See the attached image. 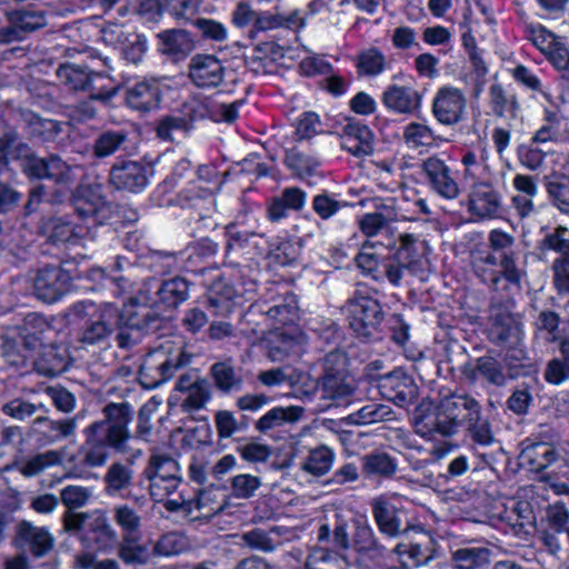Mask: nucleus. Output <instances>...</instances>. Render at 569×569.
Returning a JSON list of instances; mask_svg holds the SVG:
<instances>
[{
    "mask_svg": "<svg viewBox=\"0 0 569 569\" xmlns=\"http://www.w3.org/2000/svg\"><path fill=\"white\" fill-rule=\"evenodd\" d=\"M103 419L89 425L84 429L86 440L81 447L82 462L90 468L106 465L110 449L118 453H127L132 435L129 425L132 410L127 402H109L102 409Z\"/></svg>",
    "mask_w": 569,
    "mask_h": 569,
    "instance_id": "f257e3e1",
    "label": "nucleus"
},
{
    "mask_svg": "<svg viewBox=\"0 0 569 569\" xmlns=\"http://www.w3.org/2000/svg\"><path fill=\"white\" fill-rule=\"evenodd\" d=\"M71 310L81 321L79 341L86 346L106 343L119 326L118 307L111 302L79 301Z\"/></svg>",
    "mask_w": 569,
    "mask_h": 569,
    "instance_id": "f03ea898",
    "label": "nucleus"
},
{
    "mask_svg": "<svg viewBox=\"0 0 569 569\" xmlns=\"http://www.w3.org/2000/svg\"><path fill=\"white\" fill-rule=\"evenodd\" d=\"M325 373L319 388L322 409L349 403L355 396L357 382L347 369V357L331 351L325 357Z\"/></svg>",
    "mask_w": 569,
    "mask_h": 569,
    "instance_id": "7ed1b4c3",
    "label": "nucleus"
},
{
    "mask_svg": "<svg viewBox=\"0 0 569 569\" xmlns=\"http://www.w3.org/2000/svg\"><path fill=\"white\" fill-rule=\"evenodd\" d=\"M49 323L38 313H29L19 326L7 328L2 335V353L11 365H22L29 352L42 345Z\"/></svg>",
    "mask_w": 569,
    "mask_h": 569,
    "instance_id": "20e7f679",
    "label": "nucleus"
},
{
    "mask_svg": "<svg viewBox=\"0 0 569 569\" xmlns=\"http://www.w3.org/2000/svg\"><path fill=\"white\" fill-rule=\"evenodd\" d=\"M190 357L182 347L163 343L144 356L139 366V380L143 388L153 389L171 379L176 371L188 365Z\"/></svg>",
    "mask_w": 569,
    "mask_h": 569,
    "instance_id": "39448f33",
    "label": "nucleus"
},
{
    "mask_svg": "<svg viewBox=\"0 0 569 569\" xmlns=\"http://www.w3.org/2000/svg\"><path fill=\"white\" fill-rule=\"evenodd\" d=\"M62 86L70 91H86L90 100L108 103L117 93L111 79L100 72H94L88 67L76 63L60 64L56 71Z\"/></svg>",
    "mask_w": 569,
    "mask_h": 569,
    "instance_id": "423d86ee",
    "label": "nucleus"
},
{
    "mask_svg": "<svg viewBox=\"0 0 569 569\" xmlns=\"http://www.w3.org/2000/svg\"><path fill=\"white\" fill-rule=\"evenodd\" d=\"M143 476L149 481V493L154 501H161L174 492L182 480L178 461L158 451L149 457Z\"/></svg>",
    "mask_w": 569,
    "mask_h": 569,
    "instance_id": "0eeeda50",
    "label": "nucleus"
},
{
    "mask_svg": "<svg viewBox=\"0 0 569 569\" xmlns=\"http://www.w3.org/2000/svg\"><path fill=\"white\" fill-rule=\"evenodd\" d=\"M350 328L361 338H375L380 332L385 313L380 302L368 296H355L346 303Z\"/></svg>",
    "mask_w": 569,
    "mask_h": 569,
    "instance_id": "6e6552de",
    "label": "nucleus"
},
{
    "mask_svg": "<svg viewBox=\"0 0 569 569\" xmlns=\"http://www.w3.org/2000/svg\"><path fill=\"white\" fill-rule=\"evenodd\" d=\"M489 339L511 352V359L517 361L526 359V351L522 349V323L517 316L501 309L495 310L491 315Z\"/></svg>",
    "mask_w": 569,
    "mask_h": 569,
    "instance_id": "1a4fd4ad",
    "label": "nucleus"
},
{
    "mask_svg": "<svg viewBox=\"0 0 569 569\" xmlns=\"http://www.w3.org/2000/svg\"><path fill=\"white\" fill-rule=\"evenodd\" d=\"M139 456H141V450L123 461L118 460L110 463L102 478L103 492L107 497L128 499L139 506L144 503V496L131 492L134 480V458Z\"/></svg>",
    "mask_w": 569,
    "mask_h": 569,
    "instance_id": "9d476101",
    "label": "nucleus"
},
{
    "mask_svg": "<svg viewBox=\"0 0 569 569\" xmlns=\"http://www.w3.org/2000/svg\"><path fill=\"white\" fill-rule=\"evenodd\" d=\"M42 232L52 244H63L68 249L82 248L92 251L93 237L90 229L76 226L63 218L53 217L43 221Z\"/></svg>",
    "mask_w": 569,
    "mask_h": 569,
    "instance_id": "9b49d317",
    "label": "nucleus"
},
{
    "mask_svg": "<svg viewBox=\"0 0 569 569\" xmlns=\"http://www.w3.org/2000/svg\"><path fill=\"white\" fill-rule=\"evenodd\" d=\"M71 276L61 266L47 264L37 270L32 279L34 296L48 303L62 298L70 289Z\"/></svg>",
    "mask_w": 569,
    "mask_h": 569,
    "instance_id": "f8f14e48",
    "label": "nucleus"
},
{
    "mask_svg": "<svg viewBox=\"0 0 569 569\" xmlns=\"http://www.w3.org/2000/svg\"><path fill=\"white\" fill-rule=\"evenodd\" d=\"M390 552L402 568L419 569L436 558V541L429 532L421 530L416 539L397 543Z\"/></svg>",
    "mask_w": 569,
    "mask_h": 569,
    "instance_id": "ddd939ff",
    "label": "nucleus"
},
{
    "mask_svg": "<svg viewBox=\"0 0 569 569\" xmlns=\"http://www.w3.org/2000/svg\"><path fill=\"white\" fill-rule=\"evenodd\" d=\"M151 169L134 160L119 161L112 164L109 171L108 181L118 191L139 193L149 183Z\"/></svg>",
    "mask_w": 569,
    "mask_h": 569,
    "instance_id": "4468645a",
    "label": "nucleus"
},
{
    "mask_svg": "<svg viewBox=\"0 0 569 569\" xmlns=\"http://www.w3.org/2000/svg\"><path fill=\"white\" fill-rule=\"evenodd\" d=\"M438 408L441 411V417L446 423L451 427L452 435L463 423H469L470 420H477L481 415L480 403L469 395H450L445 397Z\"/></svg>",
    "mask_w": 569,
    "mask_h": 569,
    "instance_id": "2eb2a0df",
    "label": "nucleus"
},
{
    "mask_svg": "<svg viewBox=\"0 0 569 569\" xmlns=\"http://www.w3.org/2000/svg\"><path fill=\"white\" fill-rule=\"evenodd\" d=\"M73 208L80 218H93L98 223H102L111 213V204L102 194V187L96 183L77 189Z\"/></svg>",
    "mask_w": 569,
    "mask_h": 569,
    "instance_id": "dca6fc26",
    "label": "nucleus"
},
{
    "mask_svg": "<svg viewBox=\"0 0 569 569\" xmlns=\"http://www.w3.org/2000/svg\"><path fill=\"white\" fill-rule=\"evenodd\" d=\"M489 250L500 252V272L507 283L519 288L523 271L516 263V254L511 250L515 238L499 229H493L488 236Z\"/></svg>",
    "mask_w": 569,
    "mask_h": 569,
    "instance_id": "f3484780",
    "label": "nucleus"
},
{
    "mask_svg": "<svg viewBox=\"0 0 569 569\" xmlns=\"http://www.w3.org/2000/svg\"><path fill=\"white\" fill-rule=\"evenodd\" d=\"M502 196L490 182H475L469 192V211L481 220L498 218L502 212Z\"/></svg>",
    "mask_w": 569,
    "mask_h": 569,
    "instance_id": "a211bd4d",
    "label": "nucleus"
},
{
    "mask_svg": "<svg viewBox=\"0 0 569 569\" xmlns=\"http://www.w3.org/2000/svg\"><path fill=\"white\" fill-rule=\"evenodd\" d=\"M470 264L476 277L493 290H508L510 287H515V284L506 282L500 272L498 257L488 248L479 247L471 250Z\"/></svg>",
    "mask_w": 569,
    "mask_h": 569,
    "instance_id": "6ab92c4d",
    "label": "nucleus"
},
{
    "mask_svg": "<svg viewBox=\"0 0 569 569\" xmlns=\"http://www.w3.org/2000/svg\"><path fill=\"white\" fill-rule=\"evenodd\" d=\"M191 82L198 88H216L224 78V67L213 54H194L188 66Z\"/></svg>",
    "mask_w": 569,
    "mask_h": 569,
    "instance_id": "aec40b11",
    "label": "nucleus"
},
{
    "mask_svg": "<svg viewBox=\"0 0 569 569\" xmlns=\"http://www.w3.org/2000/svg\"><path fill=\"white\" fill-rule=\"evenodd\" d=\"M378 388L383 398L399 407L412 402L417 396L413 379L400 369L380 377Z\"/></svg>",
    "mask_w": 569,
    "mask_h": 569,
    "instance_id": "412c9836",
    "label": "nucleus"
},
{
    "mask_svg": "<svg viewBox=\"0 0 569 569\" xmlns=\"http://www.w3.org/2000/svg\"><path fill=\"white\" fill-rule=\"evenodd\" d=\"M204 117V110L200 102L190 101L182 107V116H169L163 118L158 127V137L163 140L173 141L186 134L193 128L196 120Z\"/></svg>",
    "mask_w": 569,
    "mask_h": 569,
    "instance_id": "4be33fe9",
    "label": "nucleus"
},
{
    "mask_svg": "<svg viewBox=\"0 0 569 569\" xmlns=\"http://www.w3.org/2000/svg\"><path fill=\"white\" fill-rule=\"evenodd\" d=\"M466 110V98L463 93L452 87L441 88L435 96L432 113L442 124H455L459 122Z\"/></svg>",
    "mask_w": 569,
    "mask_h": 569,
    "instance_id": "5701e85b",
    "label": "nucleus"
},
{
    "mask_svg": "<svg viewBox=\"0 0 569 569\" xmlns=\"http://www.w3.org/2000/svg\"><path fill=\"white\" fill-rule=\"evenodd\" d=\"M422 171L437 193L447 199H456L459 196V187L451 178L450 169L443 160L437 157L427 158L422 162Z\"/></svg>",
    "mask_w": 569,
    "mask_h": 569,
    "instance_id": "b1692460",
    "label": "nucleus"
},
{
    "mask_svg": "<svg viewBox=\"0 0 569 569\" xmlns=\"http://www.w3.org/2000/svg\"><path fill=\"white\" fill-rule=\"evenodd\" d=\"M461 372L471 383L482 378L491 386L503 387L508 381L501 362L491 356H482L475 362L466 363Z\"/></svg>",
    "mask_w": 569,
    "mask_h": 569,
    "instance_id": "393cba45",
    "label": "nucleus"
},
{
    "mask_svg": "<svg viewBox=\"0 0 569 569\" xmlns=\"http://www.w3.org/2000/svg\"><path fill=\"white\" fill-rule=\"evenodd\" d=\"M7 16L9 26L0 30L6 42L21 40L27 33L46 26V17L41 11H11Z\"/></svg>",
    "mask_w": 569,
    "mask_h": 569,
    "instance_id": "a878e982",
    "label": "nucleus"
},
{
    "mask_svg": "<svg viewBox=\"0 0 569 569\" xmlns=\"http://www.w3.org/2000/svg\"><path fill=\"white\" fill-rule=\"evenodd\" d=\"M118 315L119 325H128L142 330L156 319L151 311V298L143 291L130 297L122 309H118Z\"/></svg>",
    "mask_w": 569,
    "mask_h": 569,
    "instance_id": "bb28decb",
    "label": "nucleus"
},
{
    "mask_svg": "<svg viewBox=\"0 0 569 569\" xmlns=\"http://www.w3.org/2000/svg\"><path fill=\"white\" fill-rule=\"evenodd\" d=\"M371 509L375 522L381 533L397 538L403 532L399 509L386 496L372 499Z\"/></svg>",
    "mask_w": 569,
    "mask_h": 569,
    "instance_id": "cd10ccee",
    "label": "nucleus"
},
{
    "mask_svg": "<svg viewBox=\"0 0 569 569\" xmlns=\"http://www.w3.org/2000/svg\"><path fill=\"white\" fill-rule=\"evenodd\" d=\"M77 428L76 419L51 420L48 417L36 418L31 426L30 436H40L39 440L44 443H54L61 439L74 435Z\"/></svg>",
    "mask_w": 569,
    "mask_h": 569,
    "instance_id": "c85d7f7f",
    "label": "nucleus"
},
{
    "mask_svg": "<svg viewBox=\"0 0 569 569\" xmlns=\"http://www.w3.org/2000/svg\"><path fill=\"white\" fill-rule=\"evenodd\" d=\"M382 103L387 109L399 114L416 112L421 104V96L411 87L389 86L382 93Z\"/></svg>",
    "mask_w": 569,
    "mask_h": 569,
    "instance_id": "c756f323",
    "label": "nucleus"
},
{
    "mask_svg": "<svg viewBox=\"0 0 569 569\" xmlns=\"http://www.w3.org/2000/svg\"><path fill=\"white\" fill-rule=\"evenodd\" d=\"M17 537L21 547L27 548L34 557H43L54 545L52 535L42 527H36L29 521L18 525Z\"/></svg>",
    "mask_w": 569,
    "mask_h": 569,
    "instance_id": "7c9ffc66",
    "label": "nucleus"
},
{
    "mask_svg": "<svg viewBox=\"0 0 569 569\" xmlns=\"http://www.w3.org/2000/svg\"><path fill=\"white\" fill-rule=\"evenodd\" d=\"M161 91L154 80L139 81L126 91V101L129 108L139 112H149L160 103Z\"/></svg>",
    "mask_w": 569,
    "mask_h": 569,
    "instance_id": "2f4dec72",
    "label": "nucleus"
},
{
    "mask_svg": "<svg viewBox=\"0 0 569 569\" xmlns=\"http://www.w3.org/2000/svg\"><path fill=\"white\" fill-rule=\"evenodd\" d=\"M491 550L487 547L467 543L450 549L452 569H486L491 561Z\"/></svg>",
    "mask_w": 569,
    "mask_h": 569,
    "instance_id": "473e14b6",
    "label": "nucleus"
},
{
    "mask_svg": "<svg viewBox=\"0 0 569 569\" xmlns=\"http://www.w3.org/2000/svg\"><path fill=\"white\" fill-rule=\"evenodd\" d=\"M159 51L170 58L181 59L191 53L196 43L184 29H169L157 34Z\"/></svg>",
    "mask_w": 569,
    "mask_h": 569,
    "instance_id": "72a5a7b5",
    "label": "nucleus"
},
{
    "mask_svg": "<svg viewBox=\"0 0 569 569\" xmlns=\"http://www.w3.org/2000/svg\"><path fill=\"white\" fill-rule=\"evenodd\" d=\"M341 148L356 157L369 156L373 152V134L361 123H348L341 137Z\"/></svg>",
    "mask_w": 569,
    "mask_h": 569,
    "instance_id": "f704fd0d",
    "label": "nucleus"
},
{
    "mask_svg": "<svg viewBox=\"0 0 569 569\" xmlns=\"http://www.w3.org/2000/svg\"><path fill=\"white\" fill-rule=\"evenodd\" d=\"M112 520L120 529L121 539L128 542H138L141 537L142 517L128 503L114 505L111 509Z\"/></svg>",
    "mask_w": 569,
    "mask_h": 569,
    "instance_id": "c9c22d12",
    "label": "nucleus"
},
{
    "mask_svg": "<svg viewBox=\"0 0 569 569\" xmlns=\"http://www.w3.org/2000/svg\"><path fill=\"white\" fill-rule=\"evenodd\" d=\"M307 194L300 188H286L280 196L272 198L268 206V218L278 222L287 217L288 210L300 211L306 203Z\"/></svg>",
    "mask_w": 569,
    "mask_h": 569,
    "instance_id": "e433bc0d",
    "label": "nucleus"
},
{
    "mask_svg": "<svg viewBox=\"0 0 569 569\" xmlns=\"http://www.w3.org/2000/svg\"><path fill=\"white\" fill-rule=\"evenodd\" d=\"M376 212L387 224L397 221L416 220V209L409 208L407 197H387L375 200Z\"/></svg>",
    "mask_w": 569,
    "mask_h": 569,
    "instance_id": "4c0bfd02",
    "label": "nucleus"
},
{
    "mask_svg": "<svg viewBox=\"0 0 569 569\" xmlns=\"http://www.w3.org/2000/svg\"><path fill=\"white\" fill-rule=\"evenodd\" d=\"M420 268L419 257H411L406 250H397L385 263V274L388 281L395 286H401L407 274H416Z\"/></svg>",
    "mask_w": 569,
    "mask_h": 569,
    "instance_id": "58836bf2",
    "label": "nucleus"
},
{
    "mask_svg": "<svg viewBox=\"0 0 569 569\" xmlns=\"http://www.w3.org/2000/svg\"><path fill=\"white\" fill-rule=\"evenodd\" d=\"M87 531L97 548L101 550L110 548L119 540V536L110 523L106 511L101 509L91 512Z\"/></svg>",
    "mask_w": 569,
    "mask_h": 569,
    "instance_id": "ea45409f",
    "label": "nucleus"
},
{
    "mask_svg": "<svg viewBox=\"0 0 569 569\" xmlns=\"http://www.w3.org/2000/svg\"><path fill=\"white\" fill-rule=\"evenodd\" d=\"M303 415L305 409L299 406L276 407L258 419L254 427L258 431L264 433L284 425H293L300 421Z\"/></svg>",
    "mask_w": 569,
    "mask_h": 569,
    "instance_id": "a19ab883",
    "label": "nucleus"
},
{
    "mask_svg": "<svg viewBox=\"0 0 569 569\" xmlns=\"http://www.w3.org/2000/svg\"><path fill=\"white\" fill-rule=\"evenodd\" d=\"M129 141V133L124 129H109L100 132L93 141L92 154L98 159L113 156L124 151Z\"/></svg>",
    "mask_w": 569,
    "mask_h": 569,
    "instance_id": "79ce46f5",
    "label": "nucleus"
},
{
    "mask_svg": "<svg viewBox=\"0 0 569 569\" xmlns=\"http://www.w3.org/2000/svg\"><path fill=\"white\" fill-rule=\"evenodd\" d=\"M210 376L214 387L222 393L240 391L243 385V379L241 375L236 371L231 358L214 362L210 367Z\"/></svg>",
    "mask_w": 569,
    "mask_h": 569,
    "instance_id": "37998d69",
    "label": "nucleus"
},
{
    "mask_svg": "<svg viewBox=\"0 0 569 569\" xmlns=\"http://www.w3.org/2000/svg\"><path fill=\"white\" fill-rule=\"evenodd\" d=\"M37 370L44 376L54 377L68 368L67 349L49 345L34 362Z\"/></svg>",
    "mask_w": 569,
    "mask_h": 569,
    "instance_id": "c03bdc74",
    "label": "nucleus"
},
{
    "mask_svg": "<svg viewBox=\"0 0 569 569\" xmlns=\"http://www.w3.org/2000/svg\"><path fill=\"white\" fill-rule=\"evenodd\" d=\"M159 302L166 308H176L189 297V282L181 277L164 280L157 290Z\"/></svg>",
    "mask_w": 569,
    "mask_h": 569,
    "instance_id": "a18cd8bd",
    "label": "nucleus"
},
{
    "mask_svg": "<svg viewBox=\"0 0 569 569\" xmlns=\"http://www.w3.org/2000/svg\"><path fill=\"white\" fill-rule=\"evenodd\" d=\"M545 187L550 202L561 212H569V176L552 173L545 178Z\"/></svg>",
    "mask_w": 569,
    "mask_h": 569,
    "instance_id": "49530a36",
    "label": "nucleus"
},
{
    "mask_svg": "<svg viewBox=\"0 0 569 569\" xmlns=\"http://www.w3.org/2000/svg\"><path fill=\"white\" fill-rule=\"evenodd\" d=\"M237 291L233 286L224 279L214 280L209 287L208 301L211 307L218 309L219 315L228 316L232 312L231 301L236 298Z\"/></svg>",
    "mask_w": 569,
    "mask_h": 569,
    "instance_id": "de8ad7c7",
    "label": "nucleus"
},
{
    "mask_svg": "<svg viewBox=\"0 0 569 569\" xmlns=\"http://www.w3.org/2000/svg\"><path fill=\"white\" fill-rule=\"evenodd\" d=\"M560 358L548 361L543 378L551 385H561L569 379V339H562L559 345Z\"/></svg>",
    "mask_w": 569,
    "mask_h": 569,
    "instance_id": "09e8293b",
    "label": "nucleus"
},
{
    "mask_svg": "<svg viewBox=\"0 0 569 569\" xmlns=\"http://www.w3.org/2000/svg\"><path fill=\"white\" fill-rule=\"evenodd\" d=\"M62 462V456L57 450H48L27 458L19 467V472L28 478L39 476L47 469Z\"/></svg>",
    "mask_w": 569,
    "mask_h": 569,
    "instance_id": "8fccbe9b",
    "label": "nucleus"
},
{
    "mask_svg": "<svg viewBox=\"0 0 569 569\" xmlns=\"http://www.w3.org/2000/svg\"><path fill=\"white\" fill-rule=\"evenodd\" d=\"M274 44L272 42L256 47L246 56V66L250 72L256 76H269L276 71V62L268 56L272 52Z\"/></svg>",
    "mask_w": 569,
    "mask_h": 569,
    "instance_id": "3c124183",
    "label": "nucleus"
},
{
    "mask_svg": "<svg viewBox=\"0 0 569 569\" xmlns=\"http://www.w3.org/2000/svg\"><path fill=\"white\" fill-rule=\"evenodd\" d=\"M362 471L367 477L389 478L397 471L396 461L385 452L369 453L361 458Z\"/></svg>",
    "mask_w": 569,
    "mask_h": 569,
    "instance_id": "603ef678",
    "label": "nucleus"
},
{
    "mask_svg": "<svg viewBox=\"0 0 569 569\" xmlns=\"http://www.w3.org/2000/svg\"><path fill=\"white\" fill-rule=\"evenodd\" d=\"M305 569H350L346 558L327 548H313L308 555Z\"/></svg>",
    "mask_w": 569,
    "mask_h": 569,
    "instance_id": "864d4df0",
    "label": "nucleus"
},
{
    "mask_svg": "<svg viewBox=\"0 0 569 569\" xmlns=\"http://www.w3.org/2000/svg\"><path fill=\"white\" fill-rule=\"evenodd\" d=\"M189 549L187 537L178 531L161 535L153 543L152 552L157 557H173Z\"/></svg>",
    "mask_w": 569,
    "mask_h": 569,
    "instance_id": "5fc2aeb1",
    "label": "nucleus"
},
{
    "mask_svg": "<svg viewBox=\"0 0 569 569\" xmlns=\"http://www.w3.org/2000/svg\"><path fill=\"white\" fill-rule=\"evenodd\" d=\"M335 455L327 446H320L309 451L302 463V470L313 476H323L332 467Z\"/></svg>",
    "mask_w": 569,
    "mask_h": 569,
    "instance_id": "6e6d98bb",
    "label": "nucleus"
},
{
    "mask_svg": "<svg viewBox=\"0 0 569 569\" xmlns=\"http://www.w3.org/2000/svg\"><path fill=\"white\" fill-rule=\"evenodd\" d=\"M560 317L551 310L541 311L535 321V338L546 343L559 340Z\"/></svg>",
    "mask_w": 569,
    "mask_h": 569,
    "instance_id": "4d7b16f0",
    "label": "nucleus"
},
{
    "mask_svg": "<svg viewBox=\"0 0 569 569\" xmlns=\"http://www.w3.org/2000/svg\"><path fill=\"white\" fill-rule=\"evenodd\" d=\"M391 416L392 410L389 406L381 403H368L359 410L350 413L348 420L356 425H370L390 420Z\"/></svg>",
    "mask_w": 569,
    "mask_h": 569,
    "instance_id": "13d9d810",
    "label": "nucleus"
},
{
    "mask_svg": "<svg viewBox=\"0 0 569 569\" xmlns=\"http://www.w3.org/2000/svg\"><path fill=\"white\" fill-rule=\"evenodd\" d=\"M529 463L536 471H542L556 463L560 455L549 443H535L526 451Z\"/></svg>",
    "mask_w": 569,
    "mask_h": 569,
    "instance_id": "bf43d9fd",
    "label": "nucleus"
},
{
    "mask_svg": "<svg viewBox=\"0 0 569 569\" xmlns=\"http://www.w3.org/2000/svg\"><path fill=\"white\" fill-rule=\"evenodd\" d=\"M385 67L386 58L377 48H368L358 54L357 69L361 76H378L385 70Z\"/></svg>",
    "mask_w": 569,
    "mask_h": 569,
    "instance_id": "052dcab7",
    "label": "nucleus"
},
{
    "mask_svg": "<svg viewBox=\"0 0 569 569\" xmlns=\"http://www.w3.org/2000/svg\"><path fill=\"white\" fill-rule=\"evenodd\" d=\"M261 486V478L250 473H239L230 479L231 496L236 499L253 498Z\"/></svg>",
    "mask_w": 569,
    "mask_h": 569,
    "instance_id": "680f3d73",
    "label": "nucleus"
},
{
    "mask_svg": "<svg viewBox=\"0 0 569 569\" xmlns=\"http://www.w3.org/2000/svg\"><path fill=\"white\" fill-rule=\"evenodd\" d=\"M92 498V489L78 485H69L60 490L59 501L66 510L84 508Z\"/></svg>",
    "mask_w": 569,
    "mask_h": 569,
    "instance_id": "e2e57ef3",
    "label": "nucleus"
},
{
    "mask_svg": "<svg viewBox=\"0 0 569 569\" xmlns=\"http://www.w3.org/2000/svg\"><path fill=\"white\" fill-rule=\"evenodd\" d=\"M186 398L181 403L184 412L191 413L206 407L211 399L210 385L206 379H199L198 383L186 392Z\"/></svg>",
    "mask_w": 569,
    "mask_h": 569,
    "instance_id": "0e129e2a",
    "label": "nucleus"
},
{
    "mask_svg": "<svg viewBox=\"0 0 569 569\" xmlns=\"http://www.w3.org/2000/svg\"><path fill=\"white\" fill-rule=\"evenodd\" d=\"M416 428L417 431L423 436L435 432L446 437L452 436V429L446 423L443 417H441V411L438 407L433 412L417 418Z\"/></svg>",
    "mask_w": 569,
    "mask_h": 569,
    "instance_id": "69168bd1",
    "label": "nucleus"
},
{
    "mask_svg": "<svg viewBox=\"0 0 569 569\" xmlns=\"http://www.w3.org/2000/svg\"><path fill=\"white\" fill-rule=\"evenodd\" d=\"M267 316L279 325L292 323L298 313V303L293 295L287 293L281 302L273 305L267 310Z\"/></svg>",
    "mask_w": 569,
    "mask_h": 569,
    "instance_id": "338daca9",
    "label": "nucleus"
},
{
    "mask_svg": "<svg viewBox=\"0 0 569 569\" xmlns=\"http://www.w3.org/2000/svg\"><path fill=\"white\" fill-rule=\"evenodd\" d=\"M286 163L292 169L299 177L312 174L319 167L320 161L318 158L302 153L296 149H292L287 153Z\"/></svg>",
    "mask_w": 569,
    "mask_h": 569,
    "instance_id": "774afa93",
    "label": "nucleus"
}]
</instances>
